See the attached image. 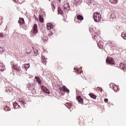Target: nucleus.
Returning <instances> with one entry per match:
<instances>
[{
  "label": "nucleus",
  "instance_id": "obj_4",
  "mask_svg": "<svg viewBox=\"0 0 126 126\" xmlns=\"http://www.w3.org/2000/svg\"><path fill=\"white\" fill-rule=\"evenodd\" d=\"M11 64H12V68H13L14 69H15V70L18 71V72H19L20 73V72L21 71V70H20V67H18L17 64H12V63H11Z\"/></svg>",
  "mask_w": 126,
  "mask_h": 126
},
{
  "label": "nucleus",
  "instance_id": "obj_10",
  "mask_svg": "<svg viewBox=\"0 0 126 126\" xmlns=\"http://www.w3.org/2000/svg\"><path fill=\"white\" fill-rule=\"evenodd\" d=\"M98 47L99 49H104V42L101 41H99L97 43Z\"/></svg>",
  "mask_w": 126,
  "mask_h": 126
},
{
  "label": "nucleus",
  "instance_id": "obj_35",
  "mask_svg": "<svg viewBox=\"0 0 126 126\" xmlns=\"http://www.w3.org/2000/svg\"><path fill=\"white\" fill-rule=\"evenodd\" d=\"M14 2H18V3H20V1H19V0H13Z\"/></svg>",
  "mask_w": 126,
  "mask_h": 126
},
{
  "label": "nucleus",
  "instance_id": "obj_40",
  "mask_svg": "<svg viewBox=\"0 0 126 126\" xmlns=\"http://www.w3.org/2000/svg\"><path fill=\"white\" fill-rule=\"evenodd\" d=\"M123 34V36H125V32H122Z\"/></svg>",
  "mask_w": 126,
  "mask_h": 126
},
{
  "label": "nucleus",
  "instance_id": "obj_13",
  "mask_svg": "<svg viewBox=\"0 0 126 126\" xmlns=\"http://www.w3.org/2000/svg\"><path fill=\"white\" fill-rule=\"evenodd\" d=\"M0 70H5V66L2 63H0Z\"/></svg>",
  "mask_w": 126,
  "mask_h": 126
},
{
  "label": "nucleus",
  "instance_id": "obj_31",
  "mask_svg": "<svg viewBox=\"0 0 126 126\" xmlns=\"http://www.w3.org/2000/svg\"><path fill=\"white\" fill-rule=\"evenodd\" d=\"M96 89L97 91H99V92H102V89L101 88L98 87L96 88Z\"/></svg>",
  "mask_w": 126,
  "mask_h": 126
},
{
  "label": "nucleus",
  "instance_id": "obj_33",
  "mask_svg": "<svg viewBox=\"0 0 126 126\" xmlns=\"http://www.w3.org/2000/svg\"><path fill=\"white\" fill-rule=\"evenodd\" d=\"M2 52H4V48L0 47V53H2Z\"/></svg>",
  "mask_w": 126,
  "mask_h": 126
},
{
  "label": "nucleus",
  "instance_id": "obj_11",
  "mask_svg": "<svg viewBox=\"0 0 126 126\" xmlns=\"http://www.w3.org/2000/svg\"><path fill=\"white\" fill-rule=\"evenodd\" d=\"M18 23L20 24V25H22L23 24H24V23H25V22H24V19H23V18H20L18 21Z\"/></svg>",
  "mask_w": 126,
  "mask_h": 126
},
{
  "label": "nucleus",
  "instance_id": "obj_3",
  "mask_svg": "<svg viewBox=\"0 0 126 126\" xmlns=\"http://www.w3.org/2000/svg\"><path fill=\"white\" fill-rule=\"evenodd\" d=\"M86 2L91 7H94V0H86Z\"/></svg>",
  "mask_w": 126,
  "mask_h": 126
},
{
  "label": "nucleus",
  "instance_id": "obj_15",
  "mask_svg": "<svg viewBox=\"0 0 126 126\" xmlns=\"http://www.w3.org/2000/svg\"><path fill=\"white\" fill-rule=\"evenodd\" d=\"M77 99L79 102V103H81V104L83 103V99L81 98V96H79L77 97Z\"/></svg>",
  "mask_w": 126,
  "mask_h": 126
},
{
  "label": "nucleus",
  "instance_id": "obj_42",
  "mask_svg": "<svg viewBox=\"0 0 126 126\" xmlns=\"http://www.w3.org/2000/svg\"><path fill=\"white\" fill-rule=\"evenodd\" d=\"M19 75H20V74H18Z\"/></svg>",
  "mask_w": 126,
  "mask_h": 126
},
{
  "label": "nucleus",
  "instance_id": "obj_28",
  "mask_svg": "<svg viewBox=\"0 0 126 126\" xmlns=\"http://www.w3.org/2000/svg\"><path fill=\"white\" fill-rule=\"evenodd\" d=\"M113 89H114L115 92H117V91H118V90H119V87L118 86L115 87L113 86Z\"/></svg>",
  "mask_w": 126,
  "mask_h": 126
},
{
  "label": "nucleus",
  "instance_id": "obj_41",
  "mask_svg": "<svg viewBox=\"0 0 126 126\" xmlns=\"http://www.w3.org/2000/svg\"><path fill=\"white\" fill-rule=\"evenodd\" d=\"M59 0V1H60V2H61V0Z\"/></svg>",
  "mask_w": 126,
  "mask_h": 126
},
{
  "label": "nucleus",
  "instance_id": "obj_21",
  "mask_svg": "<svg viewBox=\"0 0 126 126\" xmlns=\"http://www.w3.org/2000/svg\"><path fill=\"white\" fill-rule=\"evenodd\" d=\"M77 18L78 20H83V16L81 15H78L77 16Z\"/></svg>",
  "mask_w": 126,
  "mask_h": 126
},
{
  "label": "nucleus",
  "instance_id": "obj_8",
  "mask_svg": "<svg viewBox=\"0 0 126 126\" xmlns=\"http://www.w3.org/2000/svg\"><path fill=\"white\" fill-rule=\"evenodd\" d=\"M90 32H91V34H92L93 38H95V37H96V34H97V33H95V32H94V29L90 28Z\"/></svg>",
  "mask_w": 126,
  "mask_h": 126
},
{
  "label": "nucleus",
  "instance_id": "obj_39",
  "mask_svg": "<svg viewBox=\"0 0 126 126\" xmlns=\"http://www.w3.org/2000/svg\"><path fill=\"white\" fill-rule=\"evenodd\" d=\"M64 9L65 10V9H66V7H64Z\"/></svg>",
  "mask_w": 126,
  "mask_h": 126
},
{
  "label": "nucleus",
  "instance_id": "obj_37",
  "mask_svg": "<svg viewBox=\"0 0 126 126\" xmlns=\"http://www.w3.org/2000/svg\"><path fill=\"white\" fill-rule=\"evenodd\" d=\"M3 37V34H2V33H0V38H1Z\"/></svg>",
  "mask_w": 126,
  "mask_h": 126
},
{
  "label": "nucleus",
  "instance_id": "obj_9",
  "mask_svg": "<svg viewBox=\"0 0 126 126\" xmlns=\"http://www.w3.org/2000/svg\"><path fill=\"white\" fill-rule=\"evenodd\" d=\"M19 102L23 104L24 106H25L26 107L27 106V102L26 101V99H25L24 98H20L19 99Z\"/></svg>",
  "mask_w": 126,
  "mask_h": 126
},
{
  "label": "nucleus",
  "instance_id": "obj_34",
  "mask_svg": "<svg viewBox=\"0 0 126 126\" xmlns=\"http://www.w3.org/2000/svg\"><path fill=\"white\" fill-rule=\"evenodd\" d=\"M23 29H24L25 30H27V26L24 25L22 27Z\"/></svg>",
  "mask_w": 126,
  "mask_h": 126
},
{
  "label": "nucleus",
  "instance_id": "obj_19",
  "mask_svg": "<svg viewBox=\"0 0 126 126\" xmlns=\"http://www.w3.org/2000/svg\"><path fill=\"white\" fill-rule=\"evenodd\" d=\"M62 89L63 90V91H65L66 92H67V93H69V90L66 88L65 86H63Z\"/></svg>",
  "mask_w": 126,
  "mask_h": 126
},
{
  "label": "nucleus",
  "instance_id": "obj_6",
  "mask_svg": "<svg viewBox=\"0 0 126 126\" xmlns=\"http://www.w3.org/2000/svg\"><path fill=\"white\" fill-rule=\"evenodd\" d=\"M106 61L109 64H115L114 63V60H113V58H107Z\"/></svg>",
  "mask_w": 126,
  "mask_h": 126
},
{
  "label": "nucleus",
  "instance_id": "obj_25",
  "mask_svg": "<svg viewBox=\"0 0 126 126\" xmlns=\"http://www.w3.org/2000/svg\"><path fill=\"white\" fill-rule=\"evenodd\" d=\"M89 95L90 96V97L91 98H93V99H96V96L95 95V94H89Z\"/></svg>",
  "mask_w": 126,
  "mask_h": 126
},
{
  "label": "nucleus",
  "instance_id": "obj_32",
  "mask_svg": "<svg viewBox=\"0 0 126 126\" xmlns=\"http://www.w3.org/2000/svg\"><path fill=\"white\" fill-rule=\"evenodd\" d=\"M35 79H36L37 82H40V78L38 76H35Z\"/></svg>",
  "mask_w": 126,
  "mask_h": 126
},
{
  "label": "nucleus",
  "instance_id": "obj_30",
  "mask_svg": "<svg viewBox=\"0 0 126 126\" xmlns=\"http://www.w3.org/2000/svg\"><path fill=\"white\" fill-rule=\"evenodd\" d=\"M66 107H67V108H68V109H69L70 108V106H72V104L70 103H67L66 105Z\"/></svg>",
  "mask_w": 126,
  "mask_h": 126
},
{
  "label": "nucleus",
  "instance_id": "obj_36",
  "mask_svg": "<svg viewBox=\"0 0 126 126\" xmlns=\"http://www.w3.org/2000/svg\"><path fill=\"white\" fill-rule=\"evenodd\" d=\"M108 101H109V99H108V98L104 99V102L105 103H107Z\"/></svg>",
  "mask_w": 126,
  "mask_h": 126
},
{
  "label": "nucleus",
  "instance_id": "obj_5",
  "mask_svg": "<svg viewBox=\"0 0 126 126\" xmlns=\"http://www.w3.org/2000/svg\"><path fill=\"white\" fill-rule=\"evenodd\" d=\"M108 16L110 17L111 20L114 19V18L116 17V16L115 15V12H114V11H110V12H109Z\"/></svg>",
  "mask_w": 126,
  "mask_h": 126
},
{
  "label": "nucleus",
  "instance_id": "obj_27",
  "mask_svg": "<svg viewBox=\"0 0 126 126\" xmlns=\"http://www.w3.org/2000/svg\"><path fill=\"white\" fill-rule=\"evenodd\" d=\"M12 91V89L11 88V87H10L9 88H6V91L7 93L11 92Z\"/></svg>",
  "mask_w": 126,
  "mask_h": 126
},
{
  "label": "nucleus",
  "instance_id": "obj_20",
  "mask_svg": "<svg viewBox=\"0 0 126 126\" xmlns=\"http://www.w3.org/2000/svg\"><path fill=\"white\" fill-rule=\"evenodd\" d=\"M3 109L4 110V111H5L6 112H7V111H10V108H9V106H8L7 105L5 106L3 108Z\"/></svg>",
  "mask_w": 126,
  "mask_h": 126
},
{
  "label": "nucleus",
  "instance_id": "obj_23",
  "mask_svg": "<svg viewBox=\"0 0 126 126\" xmlns=\"http://www.w3.org/2000/svg\"><path fill=\"white\" fill-rule=\"evenodd\" d=\"M74 69L75 71H77V73H79V74H80V73H82V71H80V69L74 68Z\"/></svg>",
  "mask_w": 126,
  "mask_h": 126
},
{
  "label": "nucleus",
  "instance_id": "obj_17",
  "mask_svg": "<svg viewBox=\"0 0 126 126\" xmlns=\"http://www.w3.org/2000/svg\"><path fill=\"white\" fill-rule=\"evenodd\" d=\"M58 14H61V15H63V11L61 9V8L58 7Z\"/></svg>",
  "mask_w": 126,
  "mask_h": 126
},
{
  "label": "nucleus",
  "instance_id": "obj_18",
  "mask_svg": "<svg viewBox=\"0 0 126 126\" xmlns=\"http://www.w3.org/2000/svg\"><path fill=\"white\" fill-rule=\"evenodd\" d=\"M13 106L14 109H17L18 107H20V105H18V103L15 102L13 103Z\"/></svg>",
  "mask_w": 126,
  "mask_h": 126
},
{
  "label": "nucleus",
  "instance_id": "obj_16",
  "mask_svg": "<svg viewBox=\"0 0 126 126\" xmlns=\"http://www.w3.org/2000/svg\"><path fill=\"white\" fill-rule=\"evenodd\" d=\"M47 26L48 30H51V29H53V28H54V26H53L51 23L48 24Z\"/></svg>",
  "mask_w": 126,
  "mask_h": 126
},
{
  "label": "nucleus",
  "instance_id": "obj_24",
  "mask_svg": "<svg viewBox=\"0 0 126 126\" xmlns=\"http://www.w3.org/2000/svg\"><path fill=\"white\" fill-rule=\"evenodd\" d=\"M39 20L40 22H44V18H43L42 15H39Z\"/></svg>",
  "mask_w": 126,
  "mask_h": 126
},
{
  "label": "nucleus",
  "instance_id": "obj_12",
  "mask_svg": "<svg viewBox=\"0 0 126 126\" xmlns=\"http://www.w3.org/2000/svg\"><path fill=\"white\" fill-rule=\"evenodd\" d=\"M120 68L123 70H126V64H124V63H121Z\"/></svg>",
  "mask_w": 126,
  "mask_h": 126
},
{
  "label": "nucleus",
  "instance_id": "obj_38",
  "mask_svg": "<svg viewBox=\"0 0 126 126\" xmlns=\"http://www.w3.org/2000/svg\"><path fill=\"white\" fill-rule=\"evenodd\" d=\"M0 20L1 21L0 22V24H1V23H2V18H1L0 19Z\"/></svg>",
  "mask_w": 126,
  "mask_h": 126
},
{
  "label": "nucleus",
  "instance_id": "obj_2",
  "mask_svg": "<svg viewBox=\"0 0 126 126\" xmlns=\"http://www.w3.org/2000/svg\"><path fill=\"white\" fill-rule=\"evenodd\" d=\"M37 33H38V27L37 24H34L33 26V31L32 32L31 37H34Z\"/></svg>",
  "mask_w": 126,
  "mask_h": 126
},
{
  "label": "nucleus",
  "instance_id": "obj_7",
  "mask_svg": "<svg viewBox=\"0 0 126 126\" xmlns=\"http://www.w3.org/2000/svg\"><path fill=\"white\" fill-rule=\"evenodd\" d=\"M41 89L44 93H45V94H50V91H49V90H48L46 87L44 86H42Z\"/></svg>",
  "mask_w": 126,
  "mask_h": 126
},
{
  "label": "nucleus",
  "instance_id": "obj_14",
  "mask_svg": "<svg viewBox=\"0 0 126 126\" xmlns=\"http://www.w3.org/2000/svg\"><path fill=\"white\" fill-rule=\"evenodd\" d=\"M23 68H25L26 70L30 67V64L29 63L28 64H26L25 65H23L22 66Z\"/></svg>",
  "mask_w": 126,
  "mask_h": 126
},
{
  "label": "nucleus",
  "instance_id": "obj_29",
  "mask_svg": "<svg viewBox=\"0 0 126 126\" xmlns=\"http://www.w3.org/2000/svg\"><path fill=\"white\" fill-rule=\"evenodd\" d=\"M124 35L125 36H124V33H122L121 35L122 38H123L124 40H126V32L124 33Z\"/></svg>",
  "mask_w": 126,
  "mask_h": 126
},
{
  "label": "nucleus",
  "instance_id": "obj_1",
  "mask_svg": "<svg viewBox=\"0 0 126 126\" xmlns=\"http://www.w3.org/2000/svg\"><path fill=\"white\" fill-rule=\"evenodd\" d=\"M93 18L95 22H99L101 20V14L99 13H94L93 15Z\"/></svg>",
  "mask_w": 126,
  "mask_h": 126
},
{
  "label": "nucleus",
  "instance_id": "obj_22",
  "mask_svg": "<svg viewBox=\"0 0 126 126\" xmlns=\"http://www.w3.org/2000/svg\"><path fill=\"white\" fill-rule=\"evenodd\" d=\"M46 57L44 56H42L41 57V62L44 63L46 62Z\"/></svg>",
  "mask_w": 126,
  "mask_h": 126
},
{
  "label": "nucleus",
  "instance_id": "obj_26",
  "mask_svg": "<svg viewBox=\"0 0 126 126\" xmlns=\"http://www.w3.org/2000/svg\"><path fill=\"white\" fill-rule=\"evenodd\" d=\"M110 2L113 4H115L118 2V0H110Z\"/></svg>",
  "mask_w": 126,
  "mask_h": 126
}]
</instances>
